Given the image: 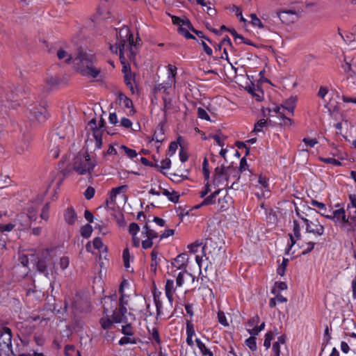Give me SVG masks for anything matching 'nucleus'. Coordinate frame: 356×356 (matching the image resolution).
Here are the masks:
<instances>
[{
    "label": "nucleus",
    "instance_id": "1",
    "mask_svg": "<svg viewBox=\"0 0 356 356\" xmlns=\"http://www.w3.org/2000/svg\"><path fill=\"white\" fill-rule=\"evenodd\" d=\"M95 58L92 54L79 50L73 62L76 70L83 76L96 78L100 73V68L95 66Z\"/></svg>",
    "mask_w": 356,
    "mask_h": 356
},
{
    "label": "nucleus",
    "instance_id": "2",
    "mask_svg": "<svg viewBox=\"0 0 356 356\" xmlns=\"http://www.w3.org/2000/svg\"><path fill=\"white\" fill-rule=\"evenodd\" d=\"M119 33L120 38L115 44L110 46V49L114 54L119 52L120 59L122 63H124V54L128 57L134 55V36L127 28L120 29Z\"/></svg>",
    "mask_w": 356,
    "mask_h": 356
},
{
    "label": "nucleus",
    "instance_id": "3",
    "mask_svg": "<svg viewBox=\"0 0 356 356\" xmlns=\"http://www.w3.org/2000/svg\"><path fill=\"white\" fill-rule=\"evenodd\" d=\"M238 174L237 170L232 166L225 167L222 165L220 167L215 168L213 183L216 187L222 190L228 186L227 181L231 176L238 181L240 178Z\"/></svg>",
    "mask_w": 356,
    "mask_h": 356
},
{
    "label": "nucleus",
    "instance_id": "4",
    "mask_svg": "<svg viewBox=\"0 0 356 356\" xmlns=\"http://www.w3.org/2000/svg\"><path fill=\"white\" fill-rule=\"evenodd\" d=\"M202 252L210 264H217L220 261L224 252L218 246L217 242L211 238H207L202 247Z\"/></svg>",
    "mask_w": 356,
    "mask_h": 356
},
{
    "label": "nucleus",
    "instance_id": "5",
    "mask_svg": "<svg viewBox=\"0 0 356 356\" xmlns=\"http://www.w3.org/2000/svg\"><path fill=\"white\" fill-rule=\"evenodd\" d=\"M36 266L38 270L48 278L49 275L54 276L56 274L54 257L51 252L48 250L42 252L41 257L38 259Z\"/></svg>",
    "mask_w": 356,
    "mask_h": 356
},
{
    "label": "nucleus",
    "instance_id": "6",
    "mask_svg": "<svg viewBox=\"0 0 356 356\" xmlns=\"http://www.w3.org/2000/svg\"><path fill=\"white\" fill-rule=\"evenodd\" d=\"M150 305L147 302L146 299L143 296H138L135 295L131 299V305H129V310L138 312L141 316L145 318L151 316L152 312L149 309Z\"/></svg>",
    "mask_w": 356,
    "mask_h": 356
},
{
    "label": "nucleus",
    "instance_id": "7",
    "mask_svg": "<svg viewBox=\"0 0 356 356\" xmlns=\"http://www.w3.org/2000/svg\"><path fill=\"white\" fill-rule=\"evenodd\" d=\"M95 167L90 161V158L87 155H77L74 158L73 168L80 175H84L87 172L90 173Z\"/></svg>",
    "mask_w": 356,
    "mask_h": 356
},
{
    "label": "nucleus",
    "instance_id": "8",
    "mask_svg": "<svg viewBox=\"0 0 356 356\" xmlns=\"http://www.w3.org/2000/svg\"><path fill=\"white\" fill-rule=\"evenodd\" d=\"M128 285L127 280H123L119 287V293L120 298L119 299V307L118 309V313H121L124 315L127 313V305H129V296L126 294L124 291V288Z\"/></svg>",
    "mask_w": 356,
    "mask_h": 356
},
{
    "label": "nucleus",
    "instance_id": "9",
    "mask_svg": "<svg viewBox=\"0 0 356 356\" xmlns=\"http://www.w3.org/2000/svg\"><path fill=\"white\" fill-rule=\"evenodd\" d=\"M306 225V232L314 235L322 236L324 233V227L318 220L312 221L307 218H302Z\"/></svg>",
    "mask_w": 356,
    "mask_h": 356
},
{
    "label": "nucleus",
    "instance_id": "10",
    "mask_svg": "<svg viewBox=\"0 0 356 356\" xmlns=\"http://www.w3.org/2000/svg\"><path fill=\"white\" fill-rule=\"evenodd\" d=\"M0 346H4L14 355L12 350V332L11 330L7 327H3L0 331Z\"/></svg>",
    "mask_w": 356,
    "mask_h": 356
},
{
    "label": "nucleus",
    "instance_id": "11",
    "mask_svg": "<svg viewBox=\"0 0 356 356\" xmlns=\"http://www.w3.org/2000/svg\"><path fill=\"white\" fill-rule=\"evenodd\" d=\"M29 113L31 120H35L39 122H44L46 120L47 110L42 106H35L29 108Z\"/></svg>",
    "mask_w": 356,
    "mask_h": 356
},
{
    "label": "nucleus",
    "instance_id": "12",
    "mask_svg": "<svg viewBox=\"0 0 356 356\" xmlns=\"http://www.w3.org/2000/svg\"><path fill=\"white\" fill-rule=\"evenodd\" d=\"M88 125L93 131L92 135L95 140V147L100 149L102 147V130L97 127L95 119H92Z\"/></svg>",
    "mask_w": 356,
    "mask_h": 356
},
{
    "label": "nucleus",
    "instance_id": "13",
    "mask_svg": "<svg viewBox=\"0 0 356 356\" xmlns=\"http://www.w3.org/2000/svg\"><path fill=\"white\" fill-rule=\"evenodd\" d=\"M14 98L13 92H6L4 90L0 89V113H6L9 108V102Z\"/></svg>",
    "mask_w": 356,
    "mask_h": 356
},
{
    "label": "nucleus",
    "instance_id": "14",
    "mask_svg": "<svg viewBox=\"0 0 356 356\" xmlns=\"http://www.w3.org/2000/svg\"><path fill=\"white\" fill-rule=\"evenodd\" d=\"M280 19L285 24H290L294 22L296 16V11L293 10H282L277 13Z\"/></svg>",
    "mask_w": 356,
    "mask_h": 356
},
{
    "label": "nucleus",
    "instance_id": "15",
    "mask_svg": "<svg viewBox=\"0 0 356 356\" xmlns=\"http://www.w3.org/2000/svg\"><path fill=\"white\" fill-rule=\"evenodd\" d=\"M296 101L297 97L293 96H291L289 99L284 101L283 103L282 104V111H287L289 115L293 116L294 113Z\"/></svg>",
    "mask_w": 356,
    "mask_h": 356
},
{
    "label": "nucleus",
    "instance_id": "16",
    "mask_svg": "<svg viewBox=\"0 0 356 356\" xmlns=\"http://www.w3.org/2000/svg\"><path fill=\"white\" fill-rule=\"evenodd\" d=\"M345 213V209L343 208H340L333 211L331 214H327L325 212H321L320 213L327 219L333 220L334 222L338 223Z\"/></svg>",
    "mask_w": 356,
    "mask_h": 356
},
{
    "label": "nucleus",
    "instance_id": "17",
    "mask_svg": "<svg viewBox=\"0 0 356 356\" xmlns=\"http://www.w3.org/2000/svg\"><path fill=\"white\" fill-rule=\"evenodd\" d=\"M188 255L187 253L179 254L172 261V264L177 269L185 268L188 264Z\"/></svg>",
    "mask_w": 356,
    "mask_h": 356
},
{
    "label": "nucleus",
    "instance_id": "18",
    "mask_svg": "<svg viewBox=\"0 0 356 356\" xmlns=\"http://www.w3.org/2000/svg\"><path fill=\"white\" fill-rule=\"evenodd\" d=\"M338 223H339L341 229L346 230L348 232L355 231L356 224L350 220L349 216H347L346 213L343 214L341 220Z\"/></svg>",
    "mask_w": 356,
    "mask_h": 356
},
{
    "label": "nucleus",
    "instance_id": "19",
    "mask_svg": "<svg viewBox=\"0 0 356 356\" xmlns=\"http://www.w3.org/2000/svg\"><path fill=\"white\" fill-rule=\"evenodd\" d=\"M245 90L252 95L253 97L256 99L257 101L261 102L263 99L264 93L262 90L259 89L257 86L256 87L254 83H251L250 85L247 86L245 87Z\"/></svg>",
    "mask_w": 356,
    "mask_h": 356
},
{
    "label": "nucleus",
    "instance_id": "20",
    "mask_svg": "<svg viewBox=\"0 0 356 356\" xmlns=\"http://www.w3.org/2000/svg\"><path fill=\"white\" fill-rule=\"evenodd\" d=\"M15 224L20 226L21 229H26L30 227L29 216L26 213H19L15 218Z\"/></svg>",
    "mask_w": 356,
    "mask_h": 356
},
{
    "label": "nucleus",
    "instance_id": "21",
    "mask_svg": "<svg viewBox=\"0 0 356 356\" xmlns=\"http://www.w3.org/2000/svg\"><path fill=\"white\" fill-rule=\"evenodd\" d=\"M341 68L343 70L346 79H351L354 82L355 79H356V73L352 69L350 63L345 59L344 63L341 65Z\"/></svg>",
    "mask_w": 356,
    "mask_h": 356
},
{
    "label": "nucleus",
    "instance_id": "22",
    "mask_svg": "<svg viewBox=\"0 0 356 356\" xmlns=\"http://www.w3.org/2000/svg\"><path fill=\"white\" fill-rule=\"evenodd\" d=\"M165 295L168 298L170 305L173 302V293L175 292L174 281L172 280H168L165 286Z\"/></svg>",
    "mask_w": 356,
    "mask_h": 356
},
{
    "label": "nucleus",
    "instance_id": "23",
    "mask_svg": "<svg viewBox=\"0 0 356 356\" xmlns=\"http://www.w3.org/2000/svg\"><path fill=\"white\" fill-rule=\"evenodd\" d=\"M65 222L68 225H73L76 220L77 216L72 207L67 208L64 213Z\"/></svg>",
    "mask_w": 356,
    "mask_h": 356
},
{
    "label": "nucleus",
    "instance_id": "24",
    "mask_svg": "<svg viewBox=\"0 0 356 356\" xmlns=\"http://www.w3.org/2000/svg\"><path fill=\"white\" fill-rule=\"evenodd\" d=\"M166 122L165 118L163 122H161L158 126V129L154 134L153 140H156L158 143H161L164 140V124Z\"/></svg>",
    "mask_w": 356,
    "mask_h": 356
},
{
    "label": "nucleus",
    "instance_id": "25",
    "mask_svg": "<svg viewBox=\"0 0 356 356\" xmlns=\"http://www.w3.org/2000/svg\"><path fill=\"white\" fill-rule=\"evenodd\" d=\"M278 118H280V120L279 124L282 127H289L293 124V121L291 119V115H289L288 113L282 111V113H280V116Z\"/></svg>",
    "mask_w": 356,
    "mask_h": 356
},
{
    "label": "nucleus",
    "instance_id": "26",
    "mask_svg": "<svg viewBox=\"0 0 356 356\" xmlns=\"http://www.w3.org/2000/svg\"><path fill=\"white\" fill-rule=\"evenodd\" d=\"M220 191H221V188H218L213 193H212L211 195H209V196L205 197L204 200L202 202V205L207 206V205L215 204L216 197H217V195H219Z\"/></svg>",
    "mask_w": 356,
    "mask_h": 356
},
{
    "label": "nucleus",
    "instance_id": "27",
    "mask_svg": "<svg viewBox=\"0 0 356 356\" xmlns=\"http://www.w3.org/2000/svg\"><path fill=\"white\" fill-rule=\"evenodd\" d=\"M162 194L168 197V200L174 203H177L179 201V195L175 191H169L167 189H163Z\"/></svg>",
    "mask_w": 356,
    "mask_h": 356
},
{
    "label": "nucleus",
    "instance_id": "28",
    "mask_svg": "<svg viewBox=\"0 0 356 356\" xmlns=\"http://www.w3.org/2000/svg\"><path fill=\"white\" fill-rule=\"evenodd\" d=\"M56 56L59 60L65 59V63H70L72 57V56L63 49H59L56 52Z\"/></svg>",
    "mask_w": 356,
    "mask_h": 356
},
{
    "label": "nucleus",
    "instance_id": "29",
    "mask_svg": "<svg viewBox=\"0 0 356 356\" xmlns=\"http://www.w3.org/2000/svg\"><path fill=\"white\" fill-rule=\"evenodd\" d=\"M112 319L114 323H127V318L126 316L122 314L121 313H118V310L115 309L113 310Z\"/></svg>",
    "mask_w": 356,
    "mask_h": 356
},
{
    "label": "nucleus",
    "instance_id": "30",
    "mask_svg": "<svg viewBox=\"0 0 356 356\" xmlns=\"http://www.w3.org/2000/svg\"><path fill=\"white\" fill-rule=\"evenodd\" d=\"M172 19L173 24L177 25L179 27L186 26L187 28L191 29V23L188 19H182L176 16H172Z\"/></svg>",
    "mask_w": 356,
    "mask_h": 356
},
{
    "label": "nucleus",
    "instance_id": "31",
    "mask_svg": "<svg viewBox=\"0 0 356 356\" xmlns=\"http://www.w3.org/2000/svg\"><path fill=\"white\" fill-rule=\"evenodd\" d=\"M143 229L144 232H142V234H145V236L151 240L159 236L158 234L154 230L151 229L147 224L143 227Z\"/></svg>",
    "mask_w": 356,
    "mask_h": 356
},
{
    "label": "nucleus",
    "instance_id": "32",
    "mask_svg": "<svg viewBox=\"0 0 356 356\" xmlns=\"http://www.w3.org/2000/svg\"><path fill=\"white\" fill-rule=\"evenodd\" d=\"M195 342L200 350L204 355L213 356L212 352L206 347L204 343H203L200 339H196Z\"/></svg>",
    "mask_w": 356,
    "mask_h": 356
},
{
    "label": "nucleus",
    "instance_id": "33",
    "mask_svg": "<svg viewBox=\"0 0 356 356\" xmlns=\"http://www.w3.org/2000/svg\"><path fill=\"white\" fill-rule=\"evenodd\" d=\"M267 127H268L267 120H264V119L260 120L254 124V128L253 132L258 133V132L262 131H264V128L267 129Z\"/></svg>",
    "mask_w": 356,
    "mask_h": 356
},
{
    "label": "nucleus",
    "instance_id": "34",
    "mask_svg": "<svg viewBox=\"0 0 356 356\" xmlns=\"http://www.w3.org/2000/svg\"><path fill=\"white\" fill-rule=\"evenodd\" d=\"M184 275H187V276L190 277L193 281L194 280V277L191 273H189L186 271L180 272L178 274L177 279H176L177 286H181L183 285Z\"/></svg>",
    "mask_w": 356,
    "mask_h": 356
},
{
    "label": "nucleus",
    "instance_id": "35",
    "mask_svg": "<svg viewBox=\"0 0 356 356\" xmlns=\"http://www.w3.org/2000/svg\"><path fill=\"white\" fill-rule=\"evenodd\" d=\"M113 321L111 320L110 318H102L99 321V323L101 325V327L104 329V330H109V329H111L112 327H113Z\"/></svg>",
    "mask_w": 356,
    "mask_h": 356
},
{
    "label": "nucleus",
    "instance_id": "36",
    "mask_svg": "<svg viewBox=\"0 0 356 356\" xmlns=\"http://www.w3.org/2000/svg\"><path fill=\"white\" fill-rule=\"evenodd\" d=\"M188 30H190L188 28H187L186 26H181V27H178V33L181 35H182L183 36H184L186 39H193L195 40V37L192 35L191 33H190L188 32Z\"/></svg>",
    "mask_w": 356,
    "mask_h": 356
},
{
    "label": "nucleus",
    "instance_id": "37",
    "mask_svg": "<svg viewBox=\"0 0 356 356\" xmlns=\"http://www.w3.org/2000/svg\"><path fill=\"white\" fill-rule=\"evenodd\" d=\"M92 232V226L89 224L86 225L81 229V234L83 237L88 238L90 236Z\"/></svg>",
    "mask_w": 356,
    "mask_h": 356
},
{
    "label": "nucleus",
    "instance_id": "38",
    "mask_svg": "<svg viewBox=\"0 0 356 356\" xmlns=\"http://www.w3.org/2000/svg\"><path fill=\"white\" fill-rule=\"evenodd\" d=\"M105 300V304L104 305V312L107 313L108 312V308L106 306V304L107 303V300L110 301L111 304L114 303V305H111V308L115 307L117 305V296L116 295H113V296H108L107 298H104Z\"/></svg>",
    "mask_w": 356,
    "mask_h": 356
},
{
    "label": "nucleus",
    "instance_id": "39",
    "mask_svg": "<svg viewBox=\"0 0 356 356\" xmlns=\"http://www.w3.org/2000/svg\"><path fill=\"white\" fill-rule=\"evenodd\" d=\"M246 346L252 351L257 350L256 337L251 336L245 340Z\"/></svg>",
    "mask_w": 356,
    "mask_h": 356
},
{
    "label": "nucleus",
    "instance_id": "40",
    "mask_svg": "<svg viewBox=\"0 0 356 356\" xmlns=\"http://www.w3.org/2000/svg\"><path fill=\"white\" fill-rule=\"evenodd\" d=\"M202 170L205 180L209 181L210 172L209 170V162L207 158H204L202 163Z\"/></svg>",
    "mask_w": 356,
    "mask_h": 356
},
{
    "label": "nucleus",
    "instance_id": "41",
    "mask_svg": "<svg viewBox=\"0 0 356 356\" xmlns=\"http://www.w3.org/2000/svg\"><path fill=\"white\" fill-rule=\"evenodd\" d=\"M127 188V185H122V186H118V187H116V188H113L111 190V196H110V198H111V201H113V199L114 197H115V196L118 194H119L120 193H121L124 190H126Z\"/></svg>",
    "mask_w": 356,
    "mask_h": 356
},
{
    "label": "nucleus",
    "instance_id": "42",
    "mask_svg": "<svg viewBox=\"0 0 356 356\" xmlns=\"http://www.w3.org/2000/svg\"><path fill=\"white\" fill-rule=\"evenodd\" d=\"M163 111L165 116L166 115V113L168 111L171 110L172 108V99L168 97H163Z\"/></svg>",
    "mask_w": 356,
    "mask_h": 356
},
{
    "label": "nucleus",
    "instance_id": "43",
    "mask_svg": "<svg viewBox=\"0 0 356 356\" xmlns=\"http://www.w3.org/2000/svg\"><path fill=\"white\" fill-rule=\"evenodd\" d=\"M319 159L327 164H332L335 166H339L341 165V163L339 160H337L334 158L319 157Z\"/></svg>",
    "mask_w": 356,
    "mask_h": 356
},
{
    "label": "nucleus",
    "instance_id": "44",
    "mask_svg": "<svg viewBox=\"0 0 356 356\" xmlns=\"http://www.w3.org/2000/svg\"><path fill=\"white\" fill-rule=\"evenodd\" d=\"M251 18V23L254 26H257L259 29L264 28V25L261 20L257 17V15L254 13H252L250 15Z\"/></svg>",
    "mask_w": 356,
    "mask_h": 356
},
{
    "label": "nucleus",
    "instance_id": "45",
    "mask_svg": "<svg viewBox=\"0 0 356 356\" xmlns=\"http://www.w3.org/2000/svg\"><path fill=\"white\" fill-rule=\"evenodd\" d=\"M134 76L131 73H126L124 75V83L129 88L130 90L134 92V86L132 84V80Z\"/></svg>",
    "mask_w": 356,
    "mask_h": 356
},
{
    "label": "nucleus",
    "instance_id": "46",
    "mask_svg": "<svg viewBox=\"0 0 356 356\" xmlns=\"http://www.w3.org/2000/svg\"><path fill=\"white\" fill-rule=\"evenodd\" d=\"M119 98H120V102H122V104H124V106L126 108L133 107L132 101L129 98H128L127 96H125L124 95L120 94L119 96Z\"/></svg>",
    "mask_w": 356,
    "mask_h": 356
},
{
    "label": "nucleus",
    "instance_id": "47",
    "mask_svg": "<svg viewBox=\"0 0 356 356\" xmlns=\"http://www.w3.org/2000/svg\"><path fill=\"white\" fill-rule=\"evenodd\" d=\"M293 223V235L297 239H300L301 237L300 225L296 220H294Z\"/></svg>",
    "mask_w": 356,
    "mask_h": 356
},
{
    "label": "nucleus",
    "instance_id": "48",
    "mask_svg": "<svg viewBox=\"0 0 356 356\" xmlns=\"http://www.w3.org/2000/svg\"><path fill=\"white\" fill-rule=\"evenodd\" d=\"M120 148L123 149L128 157L133 159L137 156V153L134 149H130L125 145H121Z\"/></svg>",
    "mask_w": 356,
    "mask_h": 356
},
{
    "label": "nucleus",
    "instance_id": "49",
    "mask_svg": "<svg viewBox=\"0 0 356 356\" xmlns=\"http://www.w3.org/2000/svg\"><path fill=\"white\" fill-rule=\"evenodd\" d=\"M140 227L136 222H131L129 226V232L131 236H135L139 232Z\"/></svg>",
    "mask_w": 356,
    "mask_h": 356
},
{
    "label": "nucleus",
    "instance_id": "50",
    "mask_svg": "<svg viewBox=\"0 0 356 356\" xmlns=\"http://www.w3.org/2000/svg\"><path fill=\"white\" fill-rule=\"evenodd\" d=\"M273 337V334L272 332H268L266 334L264 346L266 347V349H268L270 347Z\"/></svg>",
    "mask_w": 356,
    "mask_h": 356
},
{
    "label": "nucleus",
    "instance_id": "51",
    "mask_svg": "<svg viewBox=\"0 0 356 356\" xmlns=\"http://www.w3.org/2000/svg\"><path fill=\"white\" fill-rule=\"evenodd\" d=\"M46 83L48 86H56L60 83V79L57 76L48 77L46 79Z\"/></svg>",
    "mask_w": 356,
    "mask_h": 356
},
{
    "label": "nucleus",
    "instance_id": "52",
    "mask_svg": "<svg viewBox=\"0 0 356 356\" xmlns=\"http://www.w3.org/2000/svg\"><path fill=\"white\" fill-rule=\"evenodd\" d=\"M122 332L127 336H131L134 334L133 327L130 323H127L122 327Z\"/></svg>",
    "mask_w": 356,
    "mask_h": 356
},
{
    "label": "nucleus",
    "instance_id": "53",
    "mask_svg": "<svg viewBox=\"0 0 356 356\" xmlns=\"http://www.w3.org/2000/svg\"><path fill=\"white\" fill-rule=\"evenodd\" d=\"M186 334L187 336L193 337L195 335V330L193 324L190 321H186Z\"/></svg>",
    "mask_w": 356,
    "mask_h": 356
},
{
    "label": "nucleus",
    "instance_id": "54",
    "mask_svg": "<svg viewBox=\"0 0 356 356\" xmlns=\"http://www.w3.org/2000/svg\"><path fill=\"white\" fill-rule=\"evenodd\" d=\"M49 203H46L42 209L40 217L45 220H48L49 218Z\"/></svg>",
    "mask_w": 356,
    "mask_h": 356
},
{
    "label": "nucleus",
    "instance_id": "55",
    "mask_svg": "<svg viewBox=\"0 0 356 356\" xmlns=\"http://www.w3.org/2000/svg\"><path fill=\"white\" fill-rule=\"evenodd\" d=\"M149 331L152 335V339L155 340L156 343L160 344L161 343V338L159 336L158 329L156 327H153L152 331H150L149 330Z\"/></svg>",
    "mask_w": 356,
    "mask_h": 356
},
{
    "label": "nucleus",
    "instance_id": "56",
    "mask_svg": "<svg viewBox=\"0 0 356 356\" xmlns=\"http://www.w3.org/2000/svg\"><path fill=\"white\" fill-rule=\"evenodd\" d=\"M197 115L201 119H204V120L210 121L209 115H208L207 111L202 108L199 107L197 108Z\"/></svg>",
    "mask_w": 356,
    "mask_h": 356
},
{
    "label": "nucleus",
    "instance_id": "57",
    "mask_svg": "<svg viewBox=\"0 0 356 356\" xmlns=\"http://www.w3.org/2000/svg\"><path fill=\"white\" fill-rule=\"evenodd\" d=\"M127 343H136V339H131L128 337H123L119 341V344L121 346L127 344Z\"/></svg>",
    "mask_w": 356,
    "mask_h": 356
},
{
    "label": "nucleus",
    "instance_id": "58",
    "mask_svg": "<svg viewBox=\"0 0 356 356\" xmlns=\"http://www.w3.org/2000/svg\"><path fill=\"white\" fill-rule=\"evenodd\" d=\"M15 225L16 224L12 222L6 225L0 224V231L1 232H10L15 227Z\"/></svg>",
    "mask_w": 356,
    "mask_h": 356
},
{
    "label": "nucleus",
    "instance_id": "59",
    "mask_svg": "<svg viewBox=\"0 0 356 356\" xmlns=\"http://www.w3.org/2000/svg\"><path fill=\"white\" fill-rule=\"evenodd\" d=\"M95 190L92 186H88L84 193L85 197L87 200H90L94 197Z\"/></svg>",
    "mask_w": 356,
    "mask_h": 356
},
{
    "label": "nucleus",
    "instance_id": "60",
    "mask_svg": "<svg viewBox=\"0 0 356 356\" xmlns=\"http://www.w3.org/2000/svg\"><path fill=\"white\" fill-rule=\"evenodd\" d=\"M218 318L219 323L220 324H222V325L227 326L229 325L223 312L219 311L218 312Z\"/></svg>",
    "mask_w": 356,
    "mask_h": 356
},
{
    "label": "nucleus",
    "instance_id": "61",
    "mask_svg": "<svg viewBox=\"0 0 356 356\" xmlns=\"http://www.w3.org/2000/svg\"><path fill=\"white\" fill-rule=\"evenodd\" d=\"M289 260L284 258L281 266L277 268V273L281 276L284 275Z\"/></svg>",
    "mask_w": 356,
    "mask_h": 356
},
{
    "label": "nucleus",
    "instance_id": "62",
    "mask_svg": "<svg viewBox=\"0 0 356 356\" xmlns=\"http://www.w3.org/2000/svg\"><path fill=\"white\" fill-rule=\"evenodd\" d=\"M129 252L127 248L123 250L122 257L124 260V266L128 268L129 266Z\"/></svg>",
    "mask_w": 356,
    "mask_h": 356
},
{
    "label": "nucleus",
    "instance_id": "63",
    "mask_svg": "<svg viewBox=\"0 0 356 356\" xmlns=\"http://www.w3.org/2000/svg\"><path fill=\"white\" fill-rule=\"evenodd\" d=\"M171 161L169 159L163 160L161 163V165H155V167L160 168L161 169H169L170 168Z\"/></svg>",
    "mask_w": 356,
    "mask_h": 356
},
{
    "label": "nucleus",
    "instance_id": "64",
    "mask_svg": "<svg viewBox=\"0 0 356 356\" xmlns=\"http://www.w3.org/2000/svg\"><path fill=\"white\" fill-rule=\"evenodd\" d=\"M178 147V143L173 141L171 142L168 147V154L172 156L174 154Z\"/></svg>",
    "mask_w": 356,
    "mask_h": 356
}]
</instances>
